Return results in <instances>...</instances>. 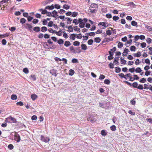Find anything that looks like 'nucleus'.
Masks as SVG:
<instances>
[{
	"mask_svg": "<svg viewBox=\"0 0 152 152\" xmlns=\"http://www.w3.org/2000/svg\"><path fill=\"white\" fill-rule=\"evenodd\" d=\"M85 23L84 22H82L81 23H80L79 25V26L81 28H83L85 26Z\"/></svg>",
	"mask_w": 152,
	"mask_h": 152,
	"instance_id": "41",
	"label": "nucleus"
},
{
	"mask_svg": "<svg viewBox=\"0 0 152 152\" xmlns=\"http://www.w3.org/2000/svg\"><path fill=\"white\" fill-rule=\"evenodd\" d=\"M136 47L134 46H132L130 47V50L132 51H135L136 50Z\"/></svg>",
	"mask_w": 152,
	"mask_h": 152,
	"instance_id": "39",
	"label": "nucleus"
},
{
	"mask_svg": "<svg viewBox=\"0 0 152 152\" xmlns=\"http://www.w3.org/2000/svg\"><path fill=\"white\" fill-rule=\"evenodd\" d=\"M101 39L100 37H97L94 38V42L97 43H99L101 41Z\"/></svg>",
	"mask_w": 152,
	"mask_h": 152,
	"instance_id": "13",
	"label": "nucleus"
},
{
	"mask_svg": "<svg viewBox=\"0 0 152 152\" xmlns=\"http://www.w3.org/2000/svg\"><path fill=\"white\" fill-rule=\"evenodd\" d=\"M121 60V64H126V61L125 60H124V58H123L121 57L120 58Z\"/></svg>",
	"mask_w": 152,
	"mask_h": 152,
	"instance_id": "16",
	"label": "nucleus"
},
{
	"mask_svg": "<svg viewBox=\"0 0 152 152\" xmlns=\"http://www.w3.org/2000/svg\"><path fill=\"white\" fill-rule=\"evenodd\" d=\"M23 72L26 74H28L29 71L28 69L27 68H25L23 69Z\"/></svg>",
	"mask_w": 152,
	"mask_h": 152,
	"instance_id": "38",
	"label": "nucleus"
},
{
	"mask_svg": "<svg viewBox=\"0 0 152 152\" xmlns=\"http://www.w3.org/2000/svg\"><path fill=\"white\" fill-rule=\"evenodd\" d=\"M57 43L59 45H62L63 44L64 42L63 40L61 39H59L58 40H57Z\"/></svg>",
	"mask_w": 152,
	"mask_h": 152,
	"instance_id": "18",
	"label": "nucleus"
},
{
	"mask_svg": "<svg viewBox=\"0 0 152 152\" xmlns=\"http://www.w3.org/2000/svg\"><path fill=\"white\" fill-rule=\"evenodd\" d=\"M70 7V6L67 5L65 4L63 5V8L66 10H68L69 8Z\"/></svg>",
	"mask_w": 152,
	"mask_h": 152,
	"instance_id": "42",
	"label": "nucleus"
},
{
	"mask_svg": "<svg viewBox=\"0 0 152 152\" xmlns=\"http://www.w3.org/2000/svg\"><path fill=\"white\" fill-rule=\"evenodd\" d=\"M110 128V129L113 131H115L116 130V126L114 125L111 126Z\"/></svg>",
	"mask_w": 152,
	"mask_h": 152,
	"instance_id": "46",
	"label": "nucleus"
},
{
	"mask_svg": "<svg viewBox=\"0 0 152 152\" xmlns=\"http://www.w3.org/2000/svg\"><path fill=\"white\" fill-rule=\"evenodd\" d=\"M54 8L57 9H60L61 8V6L58 4H56L54 6Z\"/></svg>",
	"mask_w": 152,
	"mask_h": 152,
	"instance_id": "53",
	"label": "nucleus"
},
{
	"mask_svg": "<svg viewBox=\"0 0 152 152\" xmlns=\"http://www.w3.org/2000/svg\"><path fill=\"white\" fill-rule=\"evenodd\" d=\"M131 24L132 25V26H136V27H137V23L134 20L132 21L131 22Z\"/></svg>",
	"mask_w": 152,
	"mask_h": 152,
	"instance_id": "23",
	"label": "nucleus"
},
{
	"mask_svg": "<svg viewBox=\"0 0 152 152\" xmlns=\"http://www.w3.org/2000/svg\"><path fill=\"white\" fill-rule=\"evenodd\" d=\"M115 72L117 73L120 72L121 71V68L120 67H115Z\"/></svg>",
	"mask_w": 152,
	"mask_h": 152,
	"instance_id": "36",
	"label": "nucleus"
},
{
	"mask_svg": "<svg viewBox=\"0 0 152 152\" xmlns=\"http://www.w3.org/2000/svg\"><path fill=\"white\" fill-rule=\"evenodd\" d=\"M41 139L42 141L44 142H47L50 141V139L49 138L44 137L43 135H41Z\"/></svg>",
	"mask_w": 152,
	"mask_h": 152,
	"instance_id": "4",
	"label": "nucleus"
},
{
	"mask_svg": "<svg viewBox=\"0 0 152 152\" xmlns=\"http://www.w3.org/2000/svg\"><path fill=\"white\" fill-rule=\"evenodd\" d=\"M80 43L79 42L77 41H75L73 42V45L75 46H77L79 45Z\"/></svg>",
	"mask_w": 152,
	"mask_h": 152,
	"instance_id": "35",
	"label": "nucleus"
},
{
	"mask_svg": "<svg viewBox=\"0 0 152 152\" xmlns=\"http://www.w3.org/2000/svg\"><path fill=\"white\" fill-rule=\"evenodd\" d=\"M124 82L128 85L129 86H132L134 88H137V86L138 85V84L136 82H134L132 84L129 83V82L127 81H124Z\"/></svg>",
	"mask_w": 152,
	"mask_h": 152,
	"instance_id": "2",
	"label": "nucleus"
},
{
	"mask_svg": "<svg viewBox=\"0 0 152 152\" xmlns=\"http://www.w3.org/2000/svg\"><path fill=\"white\" fill-rule=\"evenodd\" d=\"M114 63H110L109 64V67L110 68L113 69L114 68Z\"/></svg>",
	"mask_w": 152,
	"mask_h": 152,
	"instance_id": "49",
	"label": "nucleus"
},
{
	"mask_svg": "<svg viewBox=\"0 0 152 152\" xmlns=\"http://www.w3.org/2000/svg\"><path fill=\"white\" fill-rule=\"evenodd\" d=\"M70 45H71L70 42L69 41H66L64 44V46L66 47H68V46H70Z\"/></svg>",
	"mask_w": 152,
	"mask_h": 152,
	"instance_id": "21",
	"label": "nucleus"
},
{
	"mask_svg": "<svg viewBox=\"0 0 152 152\" xmlns=\"http://www.w3.org/2000/svg\"><path fill=\"white\" fill-rule=\"evenodd\" d=\"M123 43L121 42H119L118 44V47L119 48H122L123 46Z\"/></svg>",
	"mask_w": 152,
	"mask_h": 152,
	"instance_id": "40",
	"label": "nucleus"
},
{
	"mask_svg": "<svg viewBox=\"0 0 152 152\" xmlns=\"http://www.w3.org/2000/svg\"><path fill=\"white\" fill-rule=\"evenodd\" d=\"M135 71L137 72V73H140L142 71V70L141 69V68L139 67H137L136 69H135Z\"/></svg>",
	"mask_w": 152,
	"mask_h": 152,
	"instance_id": "26",
	"label": "nucleus"
},
{
	"mask_svg": "<svg viewBox=\"0 0 152 152\" xmlns=\"http://www.w3.org/2000/svg\"><path fill=\"white\" fill-rule=\"evenodd\" d=\"M26 25L27 26V27L26 26V28H28L29 30H31L33 28V26L31 24H30L29 23H26Z\"/></svg>",
	"mask_w": 152,
	"mask_h": 152,
	"instance_id": "8",
	"label": "nucleus"
},
{
	"mask_svg": "<svg viewBox=\"0 0 152 152\" xmlns=\"http://www.w3.org/2000/svg\"><path fill=\"white\" fill-rule=\"evenodd\" d=\"M76 34H71L69 38L71 39H72V40H75L76 38Z\"/></svg>",
	"mask_w": 152,
	"mask_h": 152,
	"instance_id": "11",
	"label": "nucleus"
},
{
	"mask_svg": "<svg viewBox=\"0 0 152 152\" xmlns=\"http://www.w3.org/2000/svg\"><path fill=\"white\" fill-rule=\"evenodd\" d=\"M129 71L131 73H133L135 71L134 67H133L129 69Z\"/></svg>",
	"mask_w": 152,
	"mask_h": 152,
	"instance_id": "52",
	"label": "nucleus"
},
{
	"mask_svg": "<svg viewBox=\"0 0 152 152\" xmlns=\"http://www.w3.org/2000/svg\"><path fill=\"white\" fill-rule=\"evenodd\" d=\"M106 23L105 22H100L98 24V26H100V25H102V26H103L104 28L107 27L108 26H106Z\"/></svg>",
	"mask_w": 152,
	"mask_h": 152,
	"instance_id": "9",
	"label": "nucleus"
},
{
	"mask_svg": "<svg viewBox=\"0 0 152 152\" xmlns=\"http://www.w3.org/2000/svg\"><path fill=\"white\" fill-rule=\"evenodd\" d=\"M98 7V5L96 4H91L89 8L91 9V8H96Z\"/></svg>",
	"mask_w": 152,
	"mask_h": 152,
	"instance_id": "10",
	"label": "nucleus"
},
{
	"mask_svg": "<svg viewBox=\"0 0 152 152\" xmlns=\"http://www.w3.org/2000/svg\"><path fill=\"white\" fill-rule=\"evenodd\" d=\"M86 34H87V35L89 36H90L94 37L95 35V33L94 32L86 33Z\"/></svg>",
	"mask_w": 152,
	"mask_h": 152,
	"instance_id": "22",
	"label": "nucleus"
},
{
	"mask_svg": "<svg viewBox=\"0 0 152 152\" xmlns=\"http://www.w3.org/2000/svg\"><path fill=\"white\" fill-rule=\"evenodd\" d=\"M137 88L140 90H142L143 88V85L142 84L138 85Z\"/></svg>",
	"mask_w": 152,
	"mask_h": 152,
	"instance_id": "44",
	"label": "nucleus"
},
{
	"mask_svg": "<svg viewBox=\"0 0 152 152\" xmlns=\"http://www.w3.org/2000/svg\"><path fill=\"white\" fill-rule=\"evenodd\" d=\"M146 121L149 122L150 123L152 124V118H147Z\"/></svg>",
	"mask_w": 152,
	"mask_h": 152,
	"instance_id": "64",
	"label": "nucleus"
},
{
	"mask_svg": "<svg viewBox=\"0 0 152 152\" xmlns=\"http://www.w3.org/2000/svg\"><path fill=\"white\" fill-rule=\"evenodd\" d=\"M8 148L12 150L13 148V146L12 144H10L8 145Z\"/></svg>",
	"mask_w": 152,
	"mask_h": 152,
	"instance_id": "59",
	"label": "nucleus"
},
{
	"mask_svg": "<svg viewBox=\"0 0 152 152\" xmlns=\"http://www.w3.org/2000/svg\"><path fill=\"white\" fill-rule=\"evenodd\" d=\"M53 1V0H48L45 1L43 2V5H45L48 4L50 3V2H52Z\"/></svg>",
	"mask_w": 152,
	"mask_h": 152,
	"instance_id": "17",
	"label": "nucleus"
},
{
	"mask_svg": "<svg viewBox=\"0 0 152 152\" xmlns=\"http://www.w3.org/2000/svg\"><path fill=\"white\" fill-rule=\"evenodd\" d=\"M48 31L50 33H53L56 32L55 30H54L52 28H50L48 29Z\"/></svg>",
	"mask_w": 152,
	"mask_h": 152,
	"instance_id": "58",
	"label": "nucleus"
},
{
	"mask_svg": "<svg viewBox=\"0 0 152 152\" xmlns=\"http://www.w3.org/2000/svg\"><path fill=\"white\" fill-rule=\"evenodd\" d=\"M47 9L44 10L42 9H39V11L41 12V13L42 14H46L47 12H48L46 10Z\"/></svg>",
	"mask_w": 152,
	"mask_h": 152,
	"instance_id": "7",
	"label": "nucleus"
},
{
	"mask_svg": "<svg viewBox=\"0 0 152 152\" xmlns=\"http://www.w3.org/2000/svg\"><path fill=\"white\" fill-rule=\"evenodd\" d=\"M54 8V5L52 4L51 6H48L45 7V9L52 10Z\"/></svg>",
	"mask_w": 152,
	"mask_h": 152,
	"instance_id": "5",
	"label": "nucleus"
},
{
	"mask_svg": "<svg viewBox=\"0 0 152 152\" xmlns=\"http://www.w3.org/2000/svg\"><path fill=\"white\" fill-rule=\"evenodd\" d=\"M146 41L148 44H150L151 42L152 39L150 38H148L146 39Z\"/></svg>",
	"mask_w": 152,
	"mask_h": 152,
	"instance_id": "63",
	"label": "nucleus"
},
{
	"mask_svg": "<svg viewBox=\"0 0 152 152\" xmlns=\"http://www.w3.org/2000/svg\"><path fill=\"white\" fill-rule=\"evenodd\" d=\"M11 121L13 123H15L16 122V120L11 116H10L9 117L6 118L5 120V122L6 123H10Z\"/></svg>",
	"mask_w": 152,
	"mask_h": 152,
	"instance_id": "1",
	"label": "nucleus"
},
{
	"mask_svg": "<svg viewBox=\"0 0 152 152\" xmlns=\"http://www.w3.org/2000/svg\"><path fill=\"white\" fill-rule=\"evenodd\" d=\"M112 34V32L110 30H108L106 31V36L107 35H110Z\"/></svg>",
	"mask_w": 152,
	"mask_h": 152,
	"instance_id": "45",
	"label": "nucleus"
},
{
	"mask_svg": "<svg viewBox=\"0 0 152 152\" xmlns=\"http://www.w3.org/2000/svg\"><path fill=\"white\" fill-rule=\"evenodd\" d=\"M9 29L11 31H13L16 29V28L15 27H12L10 28H9Z\"/></svg>",
	"mask_w": 152,
	"mask_h": 152,
	"instance_id": "57",
	"label": "nucleus"
},
{
	"mask_svg": "<svg viewBox=\"0 0 152 152\" xmlns=\"http://www.w3.org/2000/svg\"><path fill=\"white\" fill-rule=\"evenodd\" d=\"M89 10L90 12H91V13H95L97 11V10L96 9H94L93 10H92L90 8H89Z\"/></svg>",
	"mask_w": 152,
	"mask_h": 152,
	"instance_id": "37",
	"label": "nucleus"
},
{
	"mask_svg": "<svg viewBox=\"0 0 152 152\" xmlns=\"http://www.w3.org/2000/svg\"><path fill=\"white\" fill-rule=\"evenodd\" d=\"M110 82V81L109 79H105L104 81V83L107 85H109Z\"/></svg>",
	"mask_w": 152,
	"mask_h": 152,
	"instance_id": "31",
	"label": "nucleus"
},
{
	"mask_svg": "<svg viewBox=\"0 0 152 152\" xmlns=\"http://www.w3.org/2000/svg\"><path fill=\"white\" fill-rule=\"evenodd\" d=\"M146 79L144 78H143L142 79H141L139 81L140 83H144L146 81Z\"/></svg>",
	"mask_w": 152,
	"mask_h": 152,
	"instance_id": "47",
	"label": "nucleus"
},
{
	"mask_svg": "<svg viewBox=\"0 0 152 152\" xmlns=\"http://www.w3.org/2000/svg\"><path fill=\"white\" fill-rule=\"evenodd\" d=\"M69 75L70 76H72L75 73L74 71L72 69H70L69 71Z\"/></svg>",
	"mask_w": 152,
	"mask_h": 152,
	"instance_id": "28",
	"label": "nucleus"
},
{
	"mask_svg": "<svg viewBox=\"0 0 152 152\" xmlns=\"http://www.w3.org/2000/svg\"><path fill=\"white\" fill-rule=\"evenodd\" d=\"M81 49L83 50H86L87 49V47L86 45L84 44H83L81 45Z\"/></svg>",
	"mask_w": 152,
	"mask_h": 152,
	"instance_id": "19",
	"label": "nucleus"
},
{
	"mask_svg": "<svg viewBox=\"0 0 152 152\" xmlns=\"http://www.w3.org/2000/svg\"><path fill=\"white\" fill-rule=\"evenodd\" d=\"M31 79L33 81H35L36 80V76L35 75H31L30 76Z\"/></svg>",
	"mask_w": 152,
	"mask_h": 152,
	"instance_id": "43",
	"label": "nucleus"
},
{
	"mask_svg": "<svg viewBox=\"0 0 152 152\" xmlns=\"http://www.w3.org/2000/svg\"><path fill=\"white\" fill-rule=\"evenodd\" d=\"M31 98L32 99V100H35L36 99V98L37 97V96L35 94H32L31 95Z\"/></svg>",
	"mask_w": 152,
	"mask_h": 152,
	"instance_id": "24",
	"label": "nucleus"
},
{
	"mask_svg": "<svg viewBox=\"0 0 152 152\" xmlns=\"http://www.w3.org/2000/svg\"><path fill=\"white\" fill-rule=\"evenodd\" d=\"M145 62L147 64H150V60L148 58H147L145 60Z\"/></svg>",
	"mask_w": 152,
	"mask_h": 152,
	"instance_id": "62",
	"label": "nucleus"
},
{
	"mask_svg": "<svg viewBox=\"0 0 152 152\" xmlns=\"http://www.w3.org/2000/svg\"><path fill=\"white\" fill-rule=\"evenodd\" d=\"M48 30L47 28L45 26H43L41 28V31L42 32H45Z\"/></svg>",
	"mask_w": 152,
	"mask_h": 152,
	"instance_id": "27",
	"label": "nucleus"
},
{
	"mask_svg": "<svg viewBox=\"0 0 152 152\" xmlns=\"http://www.w3.org/2000/svg\"><path fill=\"white\" fill-rule=\"evenodd\" d=\"M53 22L52 21H50L48 23V26L50 27H52L53 26Z\"/></svg>",
	"mask_w": 152,
	"mask_h": 152,
	"instance_id": "55",
	"label": "nucleus"
},
{
	"mask_svg": "<svg viewBox=\"0 0 152 152\" xmlns=\"http://www.w3.org/2000/svg\"><path fill=\"white\" fill-rule=\"evenodd\" d=\"M16 104L17 105H20V106H22L23 105V102L21 101H20L17 102L16 103Z\"/></svg>",
	"mask_w": 152,
	"mask_h": 152,
	"instance_id": "60",
	"label": "nucleus"
},
{
	"mask_svg": "<svg viewBox=\"0 0 152 152\" xmlns=\"http://www.w3.org/2000/svg\"><path fill=\"white\" fill-rule=\"evenodd\" d=\"M112 40V39L111 38H105V39L103 40L102 41V43H103L105 42H109L110 41H111Z\"/></svg>",
	"mask_w": 152,
	"mask_h": 152,
	"instance_id": "6",
	"label": "nucleus"
},
{
	"mask_svg": "<svg viewBox=\"0 0 152 152\" xmlns=\"http://www.w3.org/2000/svg\"><path fill=\"white\" fill-rule=\"evenodd\" d=\"M26 21V20L25 18H22L20 19V23L22 24H23L25 23Z\"/></svg>",
	"mask_w": 152,
	"mask_h": 152,
	"instance_id": "25",
	"label": "nucleus"
},
{
	"mask_svg": "<svg viewBox=\"0 0 152 152\" xmlns=\"http://www.w3.org/2000/svg\"><path fill=\"white\" fill-rule=\"evenodd\" d=\"M106 104H102L100 102L99 103V106L102 108L104 109H106L107 108V106H106Z\"/></svg>",
	"mask_w": 152,
	"mask_h": 152,
	"instance_id": "12",
	"label": "nucleus"
},
{
	"mask_svg": "<svg viewBox=\"0 0 152 152\" xmlns=\"http://www.w3.org/2000/svg\"><path fill=\"white\" fill-rule=\"evenodd\" d=\"M118 60H119V57H115L114 59L113 63L115 62V64H116L117 65H119V63L118 61Z\"/></svg>",
	"mask_w": 152,
	"mask_h": 152,
	"instance_id": "14",
	"label": "nucleus"
},
{
	"mask_svg": "<svg viewBox=\"0 0 152 152\" xmlns=\"http://www.w3.org/2000/svg\"><path fill=\"white\" fill-rule=\"evenodd\" d=\"M101 134L102 136H105L107 134V132L104 130H102L101 132Z\"/></svg>",
	"mask_w": 152,
	"mask_h": 152,
	"instance_id": "34",
	"label": "nucleus"
},
{
	"mask_svg": "<svg viewBox=\"0 0 152 152\" xmlns=\"http://www.w3.org/2000/svg\"><path fill=\"white\" fill-rule=\"evenodd\" d=\"M17 98V96L15 94H12L11 96V98L12 100H16Z\"/></svg>",
	"mask_w": 152,
	"mask_h": 152,
	"instance_id": "29",
	"label": "nucleus"
},
{
	"mask_svg": "<svg viewBox=\"0 0 152 152\" xmlns=\"http://www.w3.org/2000/svg\"><path fill=\"white\" fill-rule=\"evenodd\" d=\"M39 20L37 19H35L33 20L32 21V23L34 24H36L38 23V22Z\"/></svg>",
	"mask_w": 152,
	"mask_h": 152,
	"instance_id": "61",
	"label": "nucleus"
},
{
	"mask_svg": "<svg viewBox=\"0 0 152 152\" xmlns=\"http://www.w3.org/2000/svg\"><path fill=\"white\" fill-rule=\"evenodd\" d=\"M40 30V28L39 27L36 26L34 27L33 30L36 32H39Z\"/></svg>",
	"mask_w": 152,
	"mask_h": 152,
	"instance_id": "15",
	"label": "nucleus"
},
{
	"mask_svg": "<svg viewBox=\"0 0 152 152\" xmlns=\"http://www.w3.org/2000/svg\"><path fill=\"white\" fill-rule=\"evenodd\" d=\"M146 44L145 42H142L141 44V46L142 48H144L146 46Z\"/></svg>",
	"mask_w": 152,
	"mask_h": 152,
	"instance_id": "56",
	"label": "nucleus"
},
{
	"mask_svg": "<svg viewBox=\"0 0 152 152\" xmlns=\"http://www.w3.org/2000/svg\"><path fill=\"white\" fill-rule=\"evenodd\" d=\"M133 76L134 77L133 78V80H138L139 79V78L137 75H134Z\"/></svg>",
	"mask_w": 152,
	"mask_h": 152,
	"instance_id": "54",
	"label": "nucleus"
},
{
	"mask_svg": "<svg viewBox=\"0 0 152 152\" xmlns=\"http://www.w3.org/2000/svg\"><path fill=\"white\" fill-rule=\"evenodd\" d=\"M76 50L77 51H73V53H81V51L80 50V47L77 48Z\"/></svg>",
	"mask_w": 152,
	"mask_h": 152,
	"instance_id": "20",
	"label": "nucleus"
},
{
	"mask_svg": "<svg viewBox=\"0 0 152 152\" xmlns=\"http://www.w3.org/2000/svg\"><path fill=\"white\" fill-rule=\"evenodd\" d=\"M94 42V41L92 39H90L88 41V44L89 45H92Z\"/></svg>",
	"mask_w": 152,
	"mask_h": 152,
	"instance_id": "33",
	"label": "nucleus"
},
{
	"mask_svg": "<svg viewBox=\"0 0 152 152\" xmlns=\"http://www.w3.org/2000/svg\"><path fill=\"white\" fill-rule=\"evenodd\" d=\"M78 20L77 19H74L73 20V23L75 24V25H77L78 24Z\"/></svg>",
	"mask_w": 152,
	"mask_h": 152,
	"instance_id": "48",
	"label": "nucleus"
},
{
	"mask_svg": "<svg viewBox=\"0 0 152 152\" xmlns=\"http://www.w3.org/2000/svg\"><path fill=\"white\" fill-rule=\"evenodd\" d=\"M51 13L50 12H48L46 13V15L48 16H52L53 17H55V16H54V15H52Z\"/></svg>",
	"mask_w": 152,
	"mask_h": 152,
	"instance_id": "30",
	"label": "nucleus"
},
{
	"mask_svg": "<svg viewBox=\"0 0 152 152\" xmlns=\"http://www.w3.org/2000/svg\"><path fill=\"white\" fill-rule=\"evenodd\" d=\"M72 62L73 63H77L78 62V61L77 59L74 58L72 59Z\"/></svg>",
	"mask_w": 152,
	"mask_h": 152,
	"instance_id": "32",
	"label": "nucleus"
},
{
	"mask_svg": "<svg viewBox=\"0 0 152 152\" xmlns=\"http://www.w3.org/2000/svg\"><path fill=\"white\" fill-rule=\"evenodd\" d=\"M132 42V40L130 39L128 41L126 42V43L125 44L126 45H127V44L131 45Z\"/></svg>",
	"mask_w": 152,
	"mask_h": 152,
	"instance_id": "51",
	"label": "nucleus"
},
{
	"mask_svg": "<svg viewBox=\"0 0 152 152\" xmlns=\"http://www.w3.org/2000/svg\"><path fill=\"white\" fill-rule=\"evenodd\" d=\"M14 140L17 142L20 141V136L16 132H15L14 134Z\"/></svg>",
	"mask_w": 152,
	"mask_h": 152,
	"instance_id": "3",
	"label": "nucleus"
},
{
	"mask_svg": "<svg viewBox=\"0 0 152 152\" xmlns=\"http://www.w3.org/2000/svg\"><path fill=\"white\" fill-rule=\"evenodd\" d=\"M27 20L28 22H30L32 19H33V17L28 16L27 17Z\"/></svg>",
	"mask_w": 152,
	"mask_h": 152,
	"instance_id": "50",
	"label": "nucleus"
}]
</instances>
